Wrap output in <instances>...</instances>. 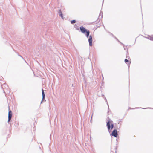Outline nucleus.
<instances>
[{
  "label": "nucleus",
  "instance_id": "obj_1",
  "mask_svg": "<svg viewBox=\"0 0 153 153\" xmlns=\"http://www.w3.org/2000/svg\"><path fill=\"white\" fill-rule=\"evenodd\" d=\"M89 33L90 32L89 31H88L87 32H86V33H85V35L86 37L88 38V41L89 46H92V37L91 35H90L89 36Z\"/></svg>",
  "mask_w": 153,
  "mask_h": 153
},
{
  "label": "nucleus",
  "instance_id": "obj_2",
  "mask_svg": "<svg viewBox=\"0 0 153 153\" xmlns=\"http://www.w3.org/2000/svg\"><path fill=\"white\" fill-rule=\"evenodd\" d=\"M111 122L109 120L107 123L106 126L107 127L108 130L109 132L111 131V130L113 128V125L110 123Z\"/></svg>",
  "mask_w": 153,
  "mask_h": 153
},
{
  "label": "nucleus",
  "instance_id": "obj_3",
  "mask_svg": "<svg viewBox=\"0 0 153 153\" xmlns=\"http://www.w3.org/2000/svg\"><path fill=\"white\" fill-rule=\"evenodd\" d=\"M80 29L81 32L83 34H85L86 32H87L88 30H86L85 28L83 26H81L80 27Z\"/></svg>",
  "mask_w": 153,
  "mask_h": 153
},
{
  "label": "nucleus",
  "instance_id": "obj_4",
  "mask_svg": "<svg viewBox=\"0 0 153 153\" xmlns=\"http://www.w3.org/2000/svg\"><path fill=\"white\" fill-rule=\"evenodd\" d=\"M111 135L116 137H117L118 134L117 130L116 129H114L113 130L111 133Z\"/></svg>",
  "mask_w": 153,
  "mask_h": 153
},
{
  "label": "nucleus",
  "instance_id": "obj_5",
  "mask_svg": "<svg viewBox=\"0 0 153 153\" xmlns=\"http://www.w3.org/2000/svg\"><path fill=\"white\" fill-rule=\"evenodd\" d=\"M42 100H43L45 99V95L44 90L43 89L42 90Z\"/></svg>",
  "mask_w": 153,
  "mask_h": 153
},
{
  "label": "nucleus",
  "instance_id": "obj_6",
  "mask_svg": "<svg viewBox=\"0 0 153 153\" xmlns=\"http://www.w3.org/2000/svg\"><path fill=\"white\" fill-rule=\"evenodd\" d=\"M59 15L62 18H63V14H62V12L61 11V10H59Z\"/></svg>",
  "mask_w": 153,
  "mask_h": 153
},
{
  "label": "nucleus",
  "instance_id": "obj_7",
  "mask_svg": "<svg viewBox=\"0 0 153 153\" xmlns=\"http://www.w3.org/2000/svg\"><path fill=\"white\" fill-rule=\"evenodd\" d=\"M8 122L10 121V114H9V106L8 107Z\"/></svg>",
  "mask_w": 153,
  "mask_h": 153
},
{
  "label": "nucleus",
  "instance_id": "obj_8",
  "mask_svg": "<svg viewBox=\"0 0 153 153\" xmlns=\"http://www.w3.org/2000/svg\"><path fill=\"white\" fill-rule=\"evenodd\" d=\"M146 38H147L148 39H149L151 40H153V37H151L150 36H149L148 37H146Z\"/></svg>",
  "mask_w": 153,
  "mask_h": 153
},
{
  "label": "nucleus",
  "instance_id": "obj_9",
  "mask_svg": "<svg viewBox=\"0 0 153 153\" xmlns=\"http://www.w3.org/2000/svg\"><path fill=\"white\" fill-rule=\"evenodd\" d=\"M125 63H127V62L128 63V64H130V62H129V61L128 60H127L126 59H125Z\"/></svg>",
  "mask_w": 153,
  "mask_h": 153
},
{
  "label": "nucleus",
  "instance_id": "obj_10",
  "mask_svg": "<svg viewBox=\"0 0 153 153\" xmlns=\"http://www.w3.org/2000/svg\"><path fill=\"white\" fill-rule=\"evenodd\" d=\"M76 20H72L71 21V23L72 24H74V23H75L76 22Z\"/></svg>",
  "mask_w": 153,
  "mask_h": 153
},
{
  "label": "nucleus",
  "instance_id": "obj_11",
  "mask_svg": "<svg viewBox=\"0 0 153 153\" xmlns=\"http://www.w3.org/2000/svg\"><path fill=\"white\" fill-rule=\"evenodd\" d=\"M10 120H11V117H12V112L11 111H10Z\"/></svg>",
  "mask_w": 153,
  "mask_h": 153
},
{
  "label": "nucleus",
  "instance_id": "obj_12",
  "mask_svg": "<svg viewBox=\"0 0 153 153\" xmlns=\"http://www.w3.org/2000/svg\"><path fill=\"white\" fill-rule=\"evenodd\" d=\"M20 56L23 59V57H22V56Z\"/></svg>",
  "mask_w": 153,
  "mask_h": 153
},
{
  "label": "nucleus",
  "instance_id": "obj_13",
  "mask_svg": "<svg viewBox=\"0 0 153 153\" xmlns=\"http://www.w3.org/2000/svg\"><path fill=\"white\" fill-rule=\"evenodd\" d=\"M91 119H92V118Z\"/></svg>",
  "mask_w": 153,
  "mask_h": 153
},
{
  "label": "nucleus",
  "instance_id": "obj_14",
  "mask_svg": "<svg viewBox=\"0 0 153 153\" xmlns=\"http://www.w3.org/2000/svg\"><path fill=\"white\" fill-rule=\"evenodd\" d=\"M10 114V113L9 112V114Z\"/></svg>",
  "mask_w": 153,
  "mask_h": 153
}]
</instances>
